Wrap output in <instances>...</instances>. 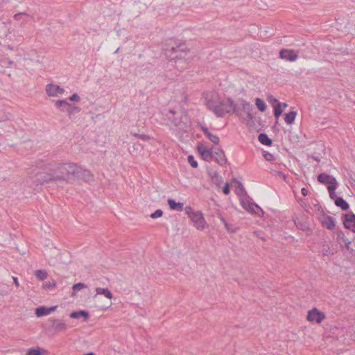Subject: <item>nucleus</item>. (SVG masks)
<instances>
[{
	"label": "nucleus",
	"mask_w": 355,
	"mask_h": 355,
	"mask_svg": "<svg viewBox=\"0 0 355 355\" xmlns=\"http://www.w3.org/2000/svg\"><path fill=\"white\" fill-rule=\"evenodd\" d=\"M37 167L44 171L37 175V180L42 184H47L52 182L67 181L73 166V163L71 162L39 161L37 163Z\"/></svg>",
	"instance_id": "nucleus-1"
},
{
	"label": "nucleus",
	"mask_w": 355,
	"mask_h": 355,
	"mask_svg": "<svg viewBox=\"0 0 355 355\" xmlns=\"http://www.w3.org/2000/svg\"><path fill=\"white\" fill-rule=\"evenodd\" d=\"M217 97V95H211V98L207 99L206 104L218 117H222L225 114L236 112L234 102L231 98L218 101Z\"/></svg>",
	"instance_id": "nucleus-2"
},
{
	"label": "nucleus",
	"mask_w": 355,
	"mask_h": 355,
	"mask_svg": "<svg viewBox=\"0 0 355 355\" xmlns=\"http://www.w3.org/2000/svg\"><path fill=\"white\" fill-rule=\"evenodd\" d=\"M168 116L169 121L178 130L187 132L191 126V121L187 114L184 111L175 112L170 110Z\"/></svg>",
	"instance_id": "nucleus-3"
},
{
	"label": "nucleus",
	"mask_w": 355,
	"mask_h": 355,
	"mask_svg": "<svg viewBox=\"0 0 355 355\" xmlns=\"http://www.w3.org/2000/svg\"><path fill=\"white\" fill-rule=\"evenodd\" d=\"M184 210L196 229L203 230L205 228L207 223L202 212L194 211L190 206H187Z\"/></svg>",
	"instance_id": "nucleus-4"
},
{
	"label": "nucleus",
	"mask_w": 355,
	"mask_h": 355,
	"mask_svg": "<svg viewBox=\"0 0 355 355\" xmlns=\"http://www.w3.org/2000/svg\"><path fill=\"white\" fill-rule=\"evenodd\" d=\"M73 166L71 171V175L73 177L83 180L86 182L93 180L94 176L88 170L83 169L80 166H77L73 163Z\"/></svg>",
	"instance_id": "nucleus-5"
},
{
	"label": "nucleus",
	"mask_w": 355,
	"mask_h": 355,
	"mask_svg": "<svg viewBox=\"0 0 355 355\" xmlns=\"http://www.w3.org/2000/svg\"><path fill=\"white\" fill-rule=\"evenodd\" d=\"M48 321L51 324L49 330L53 331L55 333L63 332L68 329V324L61 319L50 318Z\"/></svg>",
	"instance_id": "nucleus-6"
},
{
	"label": "nucleus",
	"mask_w": 355,
	"mask_h": 355,
	"mask_svg": "<svg viewBox=\"0 0 355 355\" xmlns=\"http://www.w3.org/2000/svg\"><path fill=\"white\" fill-rule=\"evenodd\" d=\"M337 242L340 245V247L345 246L347 250L351 252L354 253L355 249L352 247V245H355V241L351 242L349 241L345 236L344 233L341 231L337 233Z\"/></svg>",
	"instance_id": "nucleus-7"
},
{
	"label": "nucleus",
	"mask_w": 355,
	"mask_h": 355,
	"mask_svg": "<svg viewBox=\"0 0 355 355\" xmlns=\"http://www.w3.org/2000/svg\"><path fill=\"white\" fill-rule=\"evenodd\" d=\"M45 91L46 94L51 97H58L62 95L64 92V89L60 87L59 85L55 84H47L46 85Z\"/></svg>",
	"instance_id": "nucleus-8"
},
{
	"label": "nucleus",
	"mask_w": 355,
	"mask_h": 355,
	"mask_svg": "<svg viewBox=\"0 0 355 355\" xmlns=\"http://www.w3.org/2000/svg\"><path fill=\"white\" fill-rule=\"evenodd\" d=\"M325 318V315L320 311L318 309L313 308L309 311L307 314V320L310 322H315L320 323Z\"/></svg>",
	"instance_id": "nucleus-9"
},
{
	"label": "nucleus",
	"mask_w": 355,
	"mask_h": 355,
	"mask_svg": "<svg viewBox=\"0 0 355 355\" xmlns=\"http://www.w3.org/2000/svg\"><path fill=\"white\" fill-rule=\"evenodd\" d=\"M319 220L324 227L329 230L335 228V219L332 216L323 214L320 216Z\"/></svg>",
	"instance_id": "nucleus-10"
},
{
	"label": "nucleus",
	"mask_w": 355,
	"mask_h": 355,
	"mask_svg": "<svg viewBox=\"0 0 355 355\" xmlns=\"http://www.w3.org/2000/svg\"><path fill=\"white\" fill-rule=\"evenodd\" d=\"M318 181L328 186H338V182L335 178L327 173H322L318 176Z\"/></svg>",
	"instance_id": "nucleus-11"
},
{
	"label": "nucleus",
	"mask_w": 355,
	"mask_h": 355,
	"mask_svg": "<svg viewBox=\"0 0 355 355\" xmlns=\"http://www.w3.org/2000/svg\"><path fill=\"white\" fill-rule=\"evenodd\" d=\"M279 57L282 59H284V60H288L290 62H293L297 59L298 55L297 53L295 52L294 50L282 49L279 52Z\"/></svg>",
	"instance_id": "nucleus-12"
},
{
	"label": "nucleus",
	"mask_w": 355,
	"mask_h": 355,
	"mask_svg": "<svg viewBox=\"0 0 355 355\" xmlns=\"http://www.w3.org/2000/svg\"><path fill=\"white\" fill-rule=\"evenodd\" d=\"M198 151L202 157L206 161H210L213 158V150L211 148H208L204 144H199L198 146Z\"/></svg>",
	"instance_id": "nucleus-13"
},
{
	"label": "nucleus",
	"mask_w": 355,
	"mask_h": 355,
	"mask_svg": "<svg viewBox=\"0 0 355 355\" xmlns=\"http://www.w3.org/2000/svg\"><path fill=\"white\" fill-rule=\"evenodd\" d=\"M214 160L223 166L227 162V159L225 157L224 152L221 149H216L213 151V158Z\"/></svg>",
	"instance_id": "nucleus-14"
},
{
	"label": "nucleus",
	"mask_w": 355,
	"mask_h": 355,
	"mask_svg": "<svg viewBox=\"0 0 355 355\" xmlns=\"http://www.w3.org/2000/svg\"><path fill=\"white\" fill-rule=\"evenodd\" d=\"M344 226L345 228L355 232V215L354 214H347L345 215Z\"/></svg>",
	"instance_id": "nucleus-15"
},
{
	"label": "nucleus",
	"mask_w": 355,
	"mask_h": 355,
	"mask_svg": "<svg viewBox=\"0 0 355 355\" xmlns=\"http://www.w3.org/2000/svg\"><path fill=\"white\" fill-rule=\"evenodd\" d=\"M241 205L243 207L249 212L258 214V211H262L261 208L256 204L248 201L242 200Z\"/></svg>",
	"instance_id": "nucleus-16"
},
{
	"label": "nucleus",
	"mask_w": 355,
	"mask_h": 355,
	"mask_svg": "<svg viewBox=\"0 0 355 355\" xmlns=\"http://www.w3.org/2000/svg\"><path fill=\"white\" fill-rule=\"evenodd\" d=\"M167 202L170 209L172 210L182 211L184 209V205L182 202H176L171 198H168Z\"/></svg>",
	"instance_id": "nucleus-17"
},
{
	"label": "nucleus",
	"mask_w": 355,
	"mask_h": 355,
	"mask_svg": "<svg viewBox=\"0 0 355 355\" xmlns=\"http://www.w3.org/2000/svg\"><path fill=\"white\" fill-rule=\"evenodd\" d=\"M202 132L207 137V138L214 144H218L219 143V137L216 135H214L209 132L207 128L202 127L201 128Z\"/></svg>",
	"instance_id": "nucleus-18"
},
{
	"label": "nucleus",
	"mask_w": 355,
	"mask_h": 355,
	"mask_svg": "<svg viewBox=\"0 0 355 355\" xmlns=\"http://www.w3.org/2000/svg\"><path fill=\"white\" fill-rule=\"evenodd\" d=\"M241 105L243 110L247 114V117L250 120L252 119L253 114L252 111L253 110V105L245 101H243Z\"/></svg>",
	"instance_id": "nucleus-19"
},
{
	"label": "nucleus",
	"mask_w": 355,
	"mask_h": 355,
	"mask_svg": "<svg viewBox=\"0 0 355 355\" xmlns=\"http://www.w3.org/2000/svg\"><path fill=\"white\" fill-rule=\"evenodd\" d=\"M321 252L323 255L329 256L334 254L336 250L333 245L330 246L329 244H324L322 247Z\"/></svg>",
	"instance_id": "nucleus-20"
},
{
	"label": "nucleus",
	"mask_w": 355,
	"mask_h": 355,
	"mask_svg": "<svg viewBox=\"0 0 355 355\" xmlns=\"http://www.w3.org/2000/svg\"><path fill=\"white\" fill-rule=\"evenodd\" d=\"M80 317H83L85 320H87L89 318V314L86 311H74L70 314V318H71L76 319Z\"/></svg>",
	"instance_id": "nucleus-21"
},
{
	"label": "nucleus",
	"mask_w": 355,
	"mask_h": 355,
	"mask_svg": "<svg viewBox=\"0 0 355 355\" xmlns=\"http://www.w3.org/2000/svg\"><path fill=\"white\" fill-rule=\"evenodd\" d=\"M96 295H103L107 299H112L113 297L112 292L107 288L98 287L96 288Z\"/></svg>",
	"instance_id": "nucleus-22"
},
{
	"label": "nucleus",
	"mask_w": 355,
	"mask_h": 355,
	"mask_svg": "<svg viewBox=\"0 0 355 355\" xmlns=\"http://www.w3.org/2000/svg\"><path fill=\"white\" fill-rule=\"evenodd\" d=\"M334 202L337 207H340L344 211L347 210L349 207L348 203L341 197L336 198Z\"/></svg>",
	"instance_id": "nucleus-23"
},
{
	"label": "nucleus",
	"mask_w": 355,
	"mask_h": 355,
	"mask_svg": "<svg viewBox=\"0 0 355 355\" xmlns=\"http://www.w3.org/2000/svg\"><path fill=\"white\" fill-rule=\"evenodd\" d=\"M10 33V31L7 28L6 22L0 21V37H7Z\"/></svg>",
	"instance_id": "nucleus-24"
},
{
	"label": "nucleus",
	"mask_w": 355,
	"mask_h": 355,
	"mask_svg": "<svg viewBox=\"0 0 355 355\" xmlns=\"http://www.w3.org/2000/svg\"><path fill=\"white\" fill-rule=\"evenodd\" d=\"M297 116V112L294 111H291L285 115V122L287 124H292L294 123L295 117Z\"/></svg>",
	"instance_id": "nucleus-25"
},
{
	"label": "nucleus",
	"mask_w": 355,
	"mask_h": 355,
	"mask_svg": "<svg viewBox=\"0 0 355 355\" xmlns=\"http://www.w3.org/2000/svg\"><path fill=\"white\" fill-rule=\"evenodd\" d=\"M259 141L264 145L270 146L272 144V140L264 133H261L259 135Z\"/></svg>",
	"instance_id": "nucleus-26"
},
{
	"label": "nucleus",
	"mask_w": 355,
	"mask_h": 355,
	"mask_svg": "<svg viewBox=\"0 0 355 355\" xmlns=\"http://www.w3.org/2000/svg\"><path fill=\"white\" fill-rule=\"evenodd\" d=\"M211 182L217 187H220L223 182V178L220 176L216 172L213 173L211 175Z\"/></svg>",
	"instance_id": "nucleus-27"
},
{
	"label": "nucleus",
	"mask_w": 355,
	"mask_h": 355,
	"mask_svg": "<svg viewBox=\"0 0 355 355\" xmlns=\"http://www.w3.org/2000/svg\"><path fill=\"white\" fill-rule=\"evenodd\" d=\"M56 107L60 109L61 111H66L67 107L69 103L65 100H58L55 103Z\"/></svg>",
	"instance_id": "nucleus-28"
},
{
	"label": "nucleus",
	"mask_w": 355,
	"mask_h": 355,
	"mask_svg": "<svg viewBox=\"0 0 355 355\" xmlns=\"http://www.w3.org/2000/svg\"><path fill=\"white\" fill-rule=\"evenodd\" d=\"M35 315L37 317H42L44 315H48V308L45 306H40L35 309Z\"/></svg>",
	"instance_id": "nucleus-29"
},
{
	"label": "nucleus",
	"mask_w": 355,
	"mask_h": 355,
	"mask_svg": "<svg viewBox=\"0 0 355 355\" xmlns=\"http://www.w3.org/2000/svg\"><path fill=\"white\" fill-rule=\"evenodd\" d=\"M80 110L78 107L72 105L71 104H69V106L66 109V112L68 113V115L69 116L76 113H78L80 112Z\"/></svg>",
	"instance_id": "nucleus-30"
},
{
	"label": "nucleus",
	"mask_w": 355,
	"mask_h": 355,
	"mask_svg": "<svg viewBox=\"0 0 355 355\" xmlns=\"http://www.w3.org/2000/svg\"><path fill=\"white\" fill-rule=\"evenodd\" d=\"M274 115L276 119H278L282 114L283 110L281 108L280 103L273 105Z\"/></svg>",
	"instance_id": "nucleus-31"
},
{
	"label": "nucleus",
	"mask_w": 355,
	"mask_h": 355,
	"mask_svg": "<svg viewBox=\"0 0 355 355\" xmlns=\"http://www.w3.org/2000/svg\"><path fill=\"white\" fill-rule=\"evenodd\" d=\"M255 102H256V105H257V108L261 112H264L266 110V105L262 99L257 98H256Z\"/></svg>",
	"instance_id": "nucleus-32"
},
{
	"label": "nucleus",
	"mask_w": 355,
	"mask_h": 355,
	"mask_svg": "<svg viewBox=\"0 0 355 355\" xmlns=\"http://www.w3.org/2000/svg\"><path fill=\"white\" fill-rule=\"evenodd\" d=\"M36 277L40 280H44L47 277V272L44 270H37L35 272Z\"/></svg>",
	"instance_id": "nucleus-33"
},
{
	"label": "nucleus",
	"mask_w": 355,
	"mask_h": 355,
	"mask_svg": "<svg viewBox=\"0 0 355 355\" xmlns=\"http://www.w3.org/2000/svg\"><path fill=\"white\" fill-rule=\"evenodd\" d=\"M56 287V282L53 280L52 282H48L44 284L43 288L47 291H51Z\"/></svg>",
	"instance_id": "nucleus-34"
},
{
	"label": "nucleus",
	"mask_w": 355,
	"mask_h": 355,
	"mask_svg": "<svg viewBox=\"0 0 355 355\" xmlns=\"http://www.w3.org/2000/svg\"><path fill=\"white\" fill-rule=\"evenodd\" d=\"M337 186H328L327 189L329 193V196L331 199L336 200V198H338L336 196V194L335 193V190L336 189Z\"/></svg>",
	"instance_id": "nucleus-35"
},
{
	"label": "nucleus",
	"mask_w": 355,
	"mask_h": 355,
	"mask_svg": "<svg viewBox=\"0 0 355 355\" xmlns=\"http://www.w3.org/2000/svg\"><path fill=\"white\" fill-rule=\"evenodd\" d=\"M86 288H87V285H85L83 283H77V284H74L72 287L73 293H76L78 291H80L81 289ZM74 295V293H73L72 295Z\"/></svg>",
	"instance_id": "nucleus-36"
},
{
	"label": "nucleus",
	"mask_w": 355,
	"mask_h": 355,
	"mask_svg": "<svg viewBox=\"0 0 355 355\" xmlns=\"http://www.w3.org/2000/svg\"><path fill=\"white\" fill-rule=\"evenodd\" d=\"M132 135L135 137H137L141 140L147 141L150 139V137L148 135H144V134H138V133H132Z\"/></svg>",
	"instance_id": "nucleus-37"
},
{
	"label": "nucleus",
	"mask_w": 355,
	"mask_h": 355,
	"mask_svg": "<svg viewBox=\"0 0 355 355\" xmlns=\"http://www.w3.org/2000/svg\"><path fill=\"white\" fill-rule=\"evenodd\" d=\"M26 355H42V352L39 349L31 348L28 349Z\"/></svg>",
	"instance_id": "nucleus-38"
},
{
	"label": "nucleus",
	"mask_w": 355,
	"mask_h": 355,
	"mask_svg": "<svg viewBox=\"0 0 355 355\" xmlns=\"http://www.w3.org/2000/svg\"><path fill=\"white\" fill-rule=\"evenodd\" d=\"M163 211L161 209H157L154 213L150 214V218L155 219L162 216Z\"/></svg>",
	"instance_id": "nucleus-39"
},
{
	"label": "nucleus",
	"mask_w": 355,
	"mask_h": 355,
	"mask_svg": "<svg viewBox=\"0 0 355 355\" xmlns=\"http://www.w3.org/2000/svg\"><path fill=\"white\" fill-rule=\"evenodd\" d=\"M188 162L193 168H196L198 166V162L195 160L193 155H189L188 157Z\"/></svg>",
	"instance_id": "nucleus-40"
},
{
	"label": "nucleus",
	"mask_w": 355,
	"mask_h": 355,
	"mask_svg": "<svg viewBox=\"0 0 355 355\" xmlns=\"http://www.w3.org/2000/svg\"><path fill=\"white\" fill-rule=\"evenodd\" d=\"M23 16L29 17V15L25 12H19V13H17L14 15V19L17 21H19V20L22 19Z\"/></svg>",
	"instance_id": "nucleus-41"
},
{
	"label": "nucleus",
	"mask_w": 355,
	"mask_h": 355,
	"mask_svg": "<svg viewBox=\"0 0 355 355\" xmlns=\"http://www.w3.org/2000/svg\"><path fill=\"white\" fill-rule=\"evenodd\" d=\"M268 102L273 106V105L277 104L279 103L273 96L270 95L268 96Z\"/></svg>",
	"instance_id": "nucleus-42"
},
{
	"label": "nucleus",
	"mask_w": 355,
	"mask_h": 355,
	"mask_svg": "<svg viewBox=\"0 0 355 355\" xmlns=\"http://www.w3.org/2000/svg\"><path fill=\"white\" fill-rule=\"evenodd\" d=\"M263 157L267 161H272L274 159L273 155L268 152H264Z\"/></svg>",
	"instance_id": "nucleus-43"
},
{
	"label": "nucleus",
	"mask_w": 355,
	"mask_h": 355,
	"mask_svg": "<svg viewBox=\"0 0 355 355\" xmlns=\"http://www.w3.org/2000/svg\"><path fill=\"white\" fill-rule=\"evenodd\" d=\"M69 100L71 101L78 102L80 101V96L77 94H73L71 96L69 97Z\"/></svg>",
	"instance_id": "nucleus-44"
},
{
	"label": "nucleus",
	"mask_w": 355,
	"mask_h": 355,
	"mask_svg": "<svg viewBox=\"0 0 355 355\" xmlns=\"http://www.w3.org/2000/svg\"><path fill=\"white\" fill-rule=\"evenodd\" d=\"M223 193L225 194V195H228L230 192V186L227 183H226L223 187Z\"/></svg>",
	"instance_id": "nucleus-45"
},
{
	"label": "nucleus",
	"mask_w": 355,
	"mask_h": 355,
	"mask_svg": "<svg viewBox=\"0 0 355 355\" xmlns=\"http://www.w3.org/2000/svg\"><path fill=\"white\" fill-rule=\"evenodd\" d=\"M56 309H57V306H53L48 308L49 315L50 313H51L52 312H53L54 311H55Z\"/></svg>",
	"instance_id": "nucleus-46"
},
{
	"label": "nucleus",
	"mask_w": 355,
	"mask_h": 355,
	"mask_svg": "<svg viewBox=\"0 0 355 355\" xmlns=\"http://www.w3.org/2000/svg\"><path fill=\"white\" fill-rule=\"evenodd\" d=\"M301 192L304 196H306L308 194V190L306 188H302Z\"/></svg>",
	"instance_id": "nucleus-47"
},
{
	"label": "nucleus",
	"mask_w": 355,
	"mask_h": 355,
	"mask_svg": "<svg viewBox=\"0 0 355 355\" xmlns=\"http://www.w3.org/2000/svg\"><path fill=\"white\" fill-rule=\"evenodd\" d=\"M12 279H13V281H14V283H15V286L17 287H19V283L18 282V279L16 277H12Z\"/></svg>",
	"instance_id": "nucleus-48"
},
{
	"label": "nucleus",
	"mask_w": 355,
	"mask_h": 355,
	"mask_svg": "<svg viewBox=\"0 0 355 355\" xmlns=\"http://www.w3.org/2000/svg\"><path fill=\"white\" fill-rule=\"evenodd\" d=\"M173 49L175 50V51H183L184 50L183 48H181V46H178L175 49Z\"/></svg>",
	"instance_id": "nucleus-49"
},
{
	"label": "nucleus",
	"mask_w": 355,
	"mask_h": 355,
	"mask_svg": "<svg viewBox=\"0 0 355 355\" xmlns=\"http://www.w3.org/2000/svg\"><path fill=\"white\" fill-rule=\"evenodd\" d=\"M280 105H281V108H286L288 107V104L287 103H280Z\"/></svg>",
	"instance_id": "nucleus-50"
},
{
	"label": "nucleus",
	"mask_w": 355,
	"mask_h": 355,
	"mask_svg": "<svg viewBox=\"0 0 355 355\" xmlns=\"http://www.w3.org/2000/svg\"><path fill=\"white\" fill-rule=\"evenodd\" d=\"M295 225H296V226H297V227H300V228H301V229H303V230H304L303 225H300H300H298L296 222H295Z\"/></svg>",
	"instance_id": "nucleus-51"
},
{
	"label": "nucleus",
	"mask_w": 355,
	"mask_h": 355,
	"mask_svg": "<svg viewBox=\"0 0 355 355\" xmlns=\"http://www.w3.org/2000/svg\"><path fill=\"white\" fill-rule=\"evenodd\" d=\"M3 126V124H2L1 125H0V130H1L2 127ZM2 134V131L0 130V135Z\"/></svg>",
	"instance_id": "nucleus-52"
},
{
	"label": "nucleus",
	"mask_w": 355,
	"mask_h": 355,
	"mask_svg": "<svg viewBox=\"0 0 355 355\" xmlns=\"http://www.w3.org/2000/svg\"><path fill=\"white\" fill-rule=\"evenodd\" d=\"M314 159H315V161H317V162H320V159H319V158H318V157H314Z\"/></svg>",
	"instance_id": "nucleus-53"
},
{
	"label": "nucleus",
	"mask_w": 355,
	"mask_h": 355,
	"mask_svg": "<svg viewBox=\"0 0 355 355\" xmlns=\"http://www.w3.org/2000/svg\"><path fill=\"white\" fill-rule=\"evenodd\" d=\"M12 63H13V62H12V61H10V62H9V64H12Z\"/></svg>",
	"instance_id": "nucleus-54"
}]
</instances>
